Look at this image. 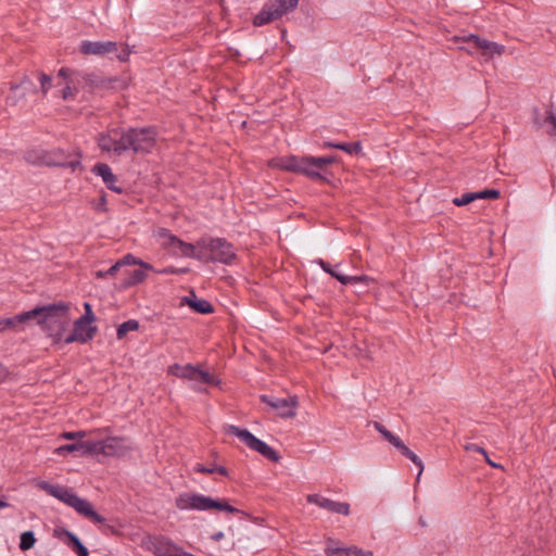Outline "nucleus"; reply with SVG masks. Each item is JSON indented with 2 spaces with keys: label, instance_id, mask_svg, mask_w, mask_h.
Wrapping results in <instances>:
<instances>
[{
  "label": "nucleus",
  "instance_id": "f257e3e1",
  "mask_svg": "<svg viewBox=\"0 0 556 556\" xmlns=\"http://www.w3.org/2000/svg\"><path fill=\"white\" fill-rule=\"evenodd\" d=\"M68 311L70 306L64 302L36 306L30 309V320H35L53 343H59L64 340L63 333L70 323Z\"/></svg>",
  "mask_w": 556,
  "mask_h": 556
},
{
  "label": "nucleus",
  "instance_id": "f03ea898",
  "mask_svg": "<svg viewBox=\"0 0 556 556\" xmlns=\"http://www.w3.org/2000/svg\"><path fill=\"white\" fill-rule=\"evenodd\" d=\"M37 486L49 495L73 507L77 513L89 518L93 522L103 523L105 521L104 517L98 514L87 500L80 498L70 490L53 485L47 481H38Z\"/></svg>",
  "mask_w": 556,
  "mask_h": 556
},
{
  "label": "nucleus",
  "instance_id": "7ed1b4c3",
  "mask_svg": "<svg viewBox=\"0 0 556 556\" xmlns=\"http://www.w3.org/2000/svg\"><path fill=\"white\" fill-rule=\"evenodd\" d=\"M155 136L152 127L129 128L121 132L119 146L115 149V153L118 155L127 151L136 154L149 153L155 146Z\"/></svg>",
  "mask_w": 556,
  "mask_h": 556
},
{
  "label": "nucleus",
  "instance_id": "20e7f679",
  "mask_svg": "<svg viewBox=\"0 0 556 556\" xmlns=\"http://www.w3.org/2000/svg\"><path fill=\"white\" fill-rule=\"evenodd\" d=\"M176 507L180 510H224L230 514H242L244 511L231 506L227 500H214L210 496H205L198 493H181L175 500Z\"/></svg>",
  "mask_w": 556,
  "mask_h": 556
},
{
  "label": "nucleus",
  "instance_id": "39448f33",
  "mask_svg": "<svg viewBox=\"0 0 556 556\" xmlns=\"http://www.w3.org/2000/svg\"><path fill=\"white\" fill-rule=\"evenodd\" d=\"M26 161L31 164L70 167L73 170L80 165V155L77 154L75 159L68 160V155L61 149L54 150H33L27 152Z\"/></svg>",
  "mask_w": 556,
  "mask_h": 556
},
{
  "label": "nucleus",
  "instance_id": "423d86ee",
  "mask_svg": "<svg viewBox=\"0 0 556 556\" xmlns=\"http://www.w3.org/2000/svg\"><path fill=\"white\" fill-rule=\"evenodd\" d=\"M226 432L228 434L236 435L248 447L260 453L263 457L267 458L273 463H279L281 456L277 451L267 445L262 440L257 439L254 434H252L247 429H241L233 425H228L226 428Z\"/></svg>",
  "mask_w": 556,
  "mask_h": 556
},
{
  "label": "nucleus",
  "instance_id": "0eeeda50",
  "mask_svg": "<svg viewBox=\"0 0 556 556\" xmlns=\"http://www.w3.org/2000/svg\"><path fill=\"white\" fill-rule=\"evenodd\" d=\"M198 245L211 253L208 256L210 262L229 265L237 257L232 244L222 238L202 239L198 242Z\"/></svg>",
  "mask_w": 556,
  "mask_h": 556
},
{
  "label": "nucleus",
  "instance_id": "6e6552de",
  "mask_svg": "<svg viewBox=\"0 0 556 556\" xmlns=\"http://www.w3.org/2000/svg\"><path fill=\"white\" fill-rule=\"evenodd\" d=\"M168 374L181 379L200 381L211 386H216L219 383V380L216 379L213 375H211L207 371L201 370L200 368L191 364H174L169 366Z\"/></svg>",
  "mask_w": 556,
  "mask_h": 556
},
{
  "label": "nucleus",
  "instance_id": "1a4fd4ad",
  "mask_svg": "<svg viewBox=\"0 0 556 556\" xmlns=\"http://www.w3.org/2000/svg\"><path fill=\"white\" fill-rule=\"evenodd\" d=\"M275 166L293 173L304 174L313 179H324L318 172H311L309 156H288L275 161Z\"/></svg>",
  "mask_w": 556,
  "mask_h": 556
},
{
  "label": "nucleus",
  "instance_id": "9d476101",
  "mask_svg": "<svg viewBox=\"0 0 556 556\" xmlns=\"http://www.w3.org/2000/svg\"><path fill=\"white\" fill-rule=\"evenodd\" d=\"M260 399L263 403L278 410L279 416L282 418H293L296 415L299 402L295 395L288 399H279L263 394Z\"/></svg>",
  "mask_w": 556,
  "mask_h": 556
},
{
  "label": "nucleus",
  "instance_id": "9b49d317",
  "mask_svg": "<svg viewBox=\"0 0 556 556\" xmlns=\"http://www.w3.org/2000/svg\"><path fill=\"white\" fill-rule=\"evenodd\" d=\"M98 331L96 326L88 324L81 319H76L74 321V327L72 333L64 338V343L70 344L73 342L87 343L93 339Z\"/></svg>",
  "mask_w": 556,
  "mask_h": 556
},
{
  "label": "nucleus",
  "instance_id": "f8f14e48",
  "mask_svg": "<svg viewBox=\"0 0 556 556\" xmlns=\"http://www.w3.org/2000/svg\"><path fill=\"white\" fill-rule=\"evenodd\" d=\"M132 450L130 441L126 437H110L104 440V455L123 457Z\"/></svg>",
  "mask_w": 556,
  "mask_h": 556
},
{
  "label": "nucleus",
  "instance_id": "ddd939ff",
  "mask_svg": "<svg viewBox=\"0 0 556 556\" xmlns=\"http://www.w3.org/2000/svg\"><path fill=\"white\" fill-rule=\"evenodd\" d=\"M307 502L315 504L330 513L348 516L350 514V504L344 502H336L330 498L324 497L319 494H309Z\"/></svg>",
  "mask_w": 556,
  "mask_h": 556
},
{
  "label": "nucleus",
  "instance_id": "4468645a",
  "mask_svg": "<svg viewBox=\"0 0 556 556\" xmlns=\"http://www.w3.org/2000/svg\"><path fill=\"white\" fill-rule=\"evenodd\" d=\"M117 43L114 41H88L85 40L80 45V52L89 55H104L117 51Z\"/></svg>",
  "mask_w": 556,
  "mask_h": 556
},
{
  "label": "nucleus",
  "instance_id": "2eb2a0df",
  "mask_svg": "<svg viewBox=\"0 0 556 556\" xmlns=\"http://www.w3.org/2000/svg\"><path fill=\"white\" fill-rule=\"evenodd\" d=\"M465 40L468 43H472L473 48L476 50H481L483 55H489V56H491L493 54L501 55L504 53V50H505L504 46L498 45L493 41H489L486 39H481L477 35H472V34L469 35L468 37H466Z\"/></svg>",
  "mask_w": 556,
  "mask_h": 556
},
{
  "label": "nucleus",
  "instance_id": "dca6fc26",
  "mask_svg": "<svg viewBox=\"0 0 556 556\" xmlns=\"http://www.w3.org/2000/svg\"><path fill=\"white\" fill-rule=\"evenodd\" d=\"M92 172L102 177L103 182L106 185V187L116 192L122 193L123 189L118 186H116L117 177L113 174L111 167L105 163H98L93 166Z\"/></svg>",
  "mask_w": 556,
  "mask_h": 556
},
{
  "label": "nucleus",
  "instance_id": "f3484780",
  "mask_svg": "<svg viewBox=\"0 0 556 556\" xmlns=\"http://www.w3.org/2000/svg\"><path fill=\"white\" fill-rule=\"evenodd\" d=\"M282 17L276 9V3L267 2L263 9L254 16L253 25L256 27L264 26L273 21Z\"/></svg>",
  "mask_w": 556,
  "mask_h": 556
},
{
  "label": "nucleus",
  "instance_id": "a211bd4d",
  "mask_svg": "<svg viewBox=\"0 0 556 556\" xmlns=\"http://www.w3.org/2000/svg\"><path fill=\"white\" fill-rule=\"evenodd\" d=\"M152 548L156 556H174L181 547L167 538L159 536L152 542Z\"/></svg>",
  "mask_w": 556,
  "mask_h": 556
},
{
  "label": "nucleus",
  "instance_id": "6ab92c4d",
  "mask_svg": "<svg viewBox=\"0 0 556 556\" xmlns=\"http://www.w3.org/2000/svg\"><path fill=\"white\" fill-rule=\"evenodd\" d=\"M88 81V91H93L113 89L119 79L117 77H105L96 73H89Z\"/></svg>",
  "mask_w": 556,
  "mask_h": 556
},
{
  "label": "nucleus",
  "instance_id": "aec40b11",
  "mask_svg": "<svg viewBox=\"0 0 556 556\" xmlns=\"http://www.w3.org/2000/svg\"><path fill=\"white\" fill-rule=\"evenodd\" d=\"M161 235L168 238V245L169 247H177V248H179L180 252H181V254L184 256H187V257L194 256L195 247L193 244L184 242L182 240H180L176 236H174L172 233H168V231L166 229H162Z\"/></svg>",
  "mask_w": 556,
  "mask_h": 556
},
{
  "label": "nucleus",
  "instance_id": "412c9836",
  "mask_svg": "<svg viewBox=\"0 0 556 556\" xmlns=\"http://www.w3.org/2000/svg\"><path fill=\"white\" fill-rule=\"evenodd\" d=\"M119 136L118 130L113 129L108 135H100L98 138V144L102 151H113L115 153V149L119 146Z\"/></svg>",
  "mask_w": 556,
  "mask_h": 556
},
{
  "label": "nucleus",
  "instance_id": "4be33fe9",
  "mask_svg": "<svg viewBox=\"0 0 556 556\" xmlns=\"http://www.w3.org/2000/svg\"><path fill=\"white\" fill-rule=\"evenodd\" d=\"M394 447H396L401 454L405 457H407L408 459H410L415 465H417L419 467V472H418V477L421 475L422 472V469H424V465H422V462L421 459L413 452L410 451L405 444L404 442L397 438V440L392 444Z\"/></svg>",
  "mask_w": 556,
  "mask_h": 556
},
{
  "label": "nucleus",
  "instance_id": "5701e85b",
  "mask_svg": "<svg viewBox=\"0 0 556 556\" xmlns=\"http://www.w3.org/2000/svg\"><path fill=\"white\" fill-rule=\"evenodd\" d=\"M185 301L188 303V305L197 313H200V314H211L214 312V307L213 305L204 300V299H193V300H190L188 298H185Z\"/></svg>",
  "mask_w": 556,
  "mask_h": 556
},
{
  "label": "nucleus",
  "instance_id": "b1692460",
  "mask_svg": "<svg viewBox=\"0 0 556 556\" xmlns=\"http://www.w3.org/2000/svg\"><path fill=\"white\" fill-rule=\"evenodd\" d=\"M336 161L337 157L333 155L320 157L309 156L311 172H318L320 174V172L324 170L327 165L332 164Z\"/></svg>",
  "mask_w": 556,
  "mask_h": 556
},
{
  "label": "nucleus",
  "instance_id": "393cba45",
  "mask_svg": "<svg viewBox=\"0 0 556 556\" xmlns=\"http://www.w3.org/2000/svg\"><path fill=\"white\" fill-rule=\"evenodd\" d=\"M103 454L104 440L102 441H81V455Z\"/></svg>",
  "mask_w": 556,
  "mask_h": 556
},
{
  "label": "nucleus",
  "instance_id": "a878e982",
  "mask_svg": "<svg viewBox=\"0 0 556 556\" xmlns=\"http://www.w3.org/2000/svg\"><path fill=\"white\" fill-rule=\"evenodd\" d=\"M144 270L140 267V269L128 271V277L123 281V287L129 288L143 282L147 278Z\"/></svg>",
  "mask_w": 556,
  "mask_h": 556
},
{
  "label": "nucleus",
  "instance_id": "bb28decb",
  "mask_svg": "<svg viewBox=\"0 0 556 556\" xmlns=\"http://www.w3.org/2000/svg\"><path fill=\"white\" fill-rule=\"evenodd\" d=\"M331 555L334 556H374L369 551H363L356 546L349 548H334L330 551Z\"/></svg>",
  "mask_w": 556,
  "mask_h": 556
},
{
  "label": "nucleus",
  "instance_id": "cd10ccee",
  "mask_svg": "<svg viewBox=\"0 0 556 556\" xmlns=\"http://www.w3.org/2000/svg\"><path fill=\"white\" fill-rule=\"evenodd\" d=\"M119 263L122 266L139 265L142 269L154 270V267L151 264L134 256L132 254H126L119 260Z\"/></svg>",
  "mask_w": 556,
  "mask_h": 556
},
{
  "label": "nucleus",
  "instance_id": "c85d7f7f",
  "mask_svg": "<svg viewBox=\"0 0 556 556\" xmlns=\"http://www.w3.org/2000/svg\"><path fill=\"white\" fill-rule=\"evenodd\" d=\"M88 77L89 73L76 70V73L73 75L72 78V85L75 91H78L79 89L88 90Z\"/></svg>",
  "mask_w": 556,
  "mask_h": 556
},
{
  "label": "nucleus",
  "instance_id": "c756f323",
  "mask_svg": "<svg viewBox=\"0 0 556 556\" xmlns=\"http://www.w3.org/2000/svg\"><path fill=\"white\" fill-rule=\"evenodd\" d=\"M300 0H274L271 3H276V9L280 12V15L292 12L298 7Z\"/></svg>",
  "mask_w": 556,
  "mask_h": 556
},
{
  "label": "nucleus",
  "instance_id": "7c9ffc66",
  "mask_svg": "<svg viewBox=\"0 0 556 556\" xmlns=\"http://www.w3.org/2000/svg\"><path fill=\"white\" fill-rule=\"evenodd\" d=\"M30 320V311L21 313L14 317L4 318V327L7 329L15 328L18 324H23Z\"/></svg>",
  "mask_w": 556,
  "mask_h": 556
},
{
  "label": "nucleus",
  "instance_id": "2f4dec72",
  "mask_svg": "<svg viewBox=\"0 0 556 556\" xmlns=\"http://www.w3.org/2000/svg\"><path fill=\"white\" fill-rule=\"evenodd\" d=\"M138 329H139V323L135 319H129L118 326L117 338L123 339L127 334V332L136 331Z\"/></svg>",
  "mask_w": 556,
  "mask_h": 556
},
{
  "label": "nucleus",
  "instance_id": "473e14b6",
  "mask_svg": "<svg viewBox=\"0 0 556 556\" xmlns=\"http://www.w3.org/2000/svg\"><path fill=\"white\" fill-rule=\"evenodd\" d=\"M36 543V538L33 531H25L21 534L20 548L22 551L30 549Z\"/></svg>",
  "mask_w": 556,
  "mask_h": 556
},
{
  "label": "nucleus",
  "instance_id": "72a5a7b5",
  "mask_svg": "<svg viewBox=\"0 0 556 556\" xmlns=\"http://www.w3.org/2000/svg\"><path fill=\"white\" fill-rule=\"evenodd\" d=\"M336 149L342 150L349 154H359L362 152V144L359 141L351 143H338Z\"/></svg>",
  "mask_w": 556,
  "mask_h": 556
},
{
  "label": "nucleus",
  "instance_id": "f704fd0d",
  "mask_svg": "<svg viewBox=\"0 0 556 556\" xmlns=\"http://www.w3.org/2000/svg\"><path fill=\"white\" fill-rule=\"evenodd\" d=\"M375 429L381 433V435L391 444H393L399 437L394 435L390 430H388L382 424L375 421Z\"/></svg>",
  "mask_w": 556,
  "mask_h": 556
},
{
  "label": "nucleus",
  "instance_id": "c9c22d12",
  "mask_svg": "<svg viewBox=\"0 0 556 556\" xmlns=\"http://www.w3.org/2000/svg\"><path fill=\"white\" fill-rule=\"evenodd\" d=\"M71 452H79L81 454V441L72 444H65L55 450V453L60 455H65L66 453Z\"/></svg>",
  "mask_w": 556,
  "mask_h": 556
},
{
  "label": "nucleus",
  "instance_id": "e433bc0d",
  "mask_svg": "<svg viewBox=\"0 0 556 556\" xmlns=\"http://www.w3.org/2000/svg\"><path fill=\"white\" fill-rule=\"evenodd\" d=\"M61 532L66 535L68 543L71 544L73 549L77 548L80 544H83L81 541L71 531L65 530V529H62V530L55 529L54 530L55 535L60 534Z\"/></svg>",
  "mask_w": 556,
  "mask_h": 556
},
{
  "label": "nucleus",
  "instance_id": "4c0bfd02",
  "mask_svg": "<svg viewBox=\"0 0 556 556\" xmlns=\"http://www.w3.org/2000/svg\"><path fill=\"white\" fill-rule=\"evenodd\" d=\"M90 204L92 208L97 212L105 213L109 211L105 193H102L98 201H91Z\"/></svg>",
  "mask_w": 556,
  "mask_h": 556
},
{
  "label": "nucleus",
  "instance_id": "58836bf2",
  "mask_svg": "<svg viewBox=\"0 0 556 556\" xmlns=\"http://www.w3.org/2000/svg\"><path fill=\"white\" fill-rule=\"evenodd\" d=\"M39 81H40L41 92H42L43 96H46L48 93V91L52 87V78H51V76H49V75H47L45 73H40L39 74Z\"/></svg>",
  "mask_w": 556,
  "mask_h": 556
},
{
  "label": "nucleus",
  "instance_id": "ea45409f",
  "mask_svg": "<svg viewBox=\"0 0 556 556\" xmlns=\"http://www.w3.org/2000/svg\"><path fill=\"white\" fill-rule=\"evenodd\" d=\"M501 195L496 189H485L482 191L475 192L476 200L478 199H498Z\"/></svg>",
  "mask_w": 556,
  "mask_h": 556
},
{
  "label": "nucleus",
  "instance_id": "a19ab883",
  "mask_svg": "<svg viewBox=\"0 0 556 556\" xmlns=\"http://www.w3.org/2000/svg\"><path fill=\"white\" fill-rule=\"evenodd\" d=\"M476 200L475 192L464 193L459 198L453 199V204L456 206H464Z\"/></svg>",
  "mask_w": 556,
  "mask_h": 556
},
{
  "label": "nucleus",
  "instance_id": "79ce46f5",
  "mask_svg": "<svg viewBox=\"0 0 556 556\" xmlns=\"http://www.w3.org/2000/svg\"><path fill=\"white\" fill-rule=\"evenodd\" d=\"M84 308H85V314L81 317H79V319H81L88 324H92L96 320V316L92 312L91 305L88 302H86V303H84Z\"/></svg>",
  "mask_w": 556,
  "mask_h": 556
},
{
  "label": "nucleus",
  "instance_id": "37998d69",
  "mask_svg": "<svg viewBox=\"0 0 556 556\" xmlns=\"http://www.w3.org/2000/svg\"><path fill=\"white\" fill-rule=\"evenodd\" d=\"M75 73H76V70H72L68 67H62V68H60L58 76L63 78L66 81V84L67 83L72 84V78Z\"/></svg>",
  "mask_w": 556,
  "mask_h": 556
},
{
  "label": "nucleus",
  "instance_id": "c03bdc74",
  "mask_svg": "<svg viewBox=\"0 0 556 556\" xmlns=\"http://www.w3.org/2000/svg\"><path fill=\"white\" fill-rule=\"evenodd\" d=\"M465 450L468 452H477L483 455V457H488V452L482 447L475 443H468L465 445Z\"/></svg>",
  "mask_w": 556,
  "mask_h": 556
},
{
  "label": "nucleus",
  "instance_id": "a18cd8bd",
  "mask_svg": "<svg viewBox=\"0 0 556 556\" xmlns=\"http://www.w3.org/2000/svg\"><path fill=\"white\" fill-rule=\"evenodd\" d=\"M77 91H75L72 84L67 83L64 89L62 90V98L64 100H67L70 98H73Z\"/></svg>",
  "mask_w": 556,
  "mask_h": 556
},
{
  "label": "nucleus",
  "instance_id": "49530a36",
  "mask_svg": "<svg viewBox=\"0 0 556 556\" xmlns=\"http://www.w3.org/2000/svg\"><path fill=\"white\" fill-rule=\"evenodd\" d=\"M21 87H33V83L28 76H24L20 84H11L12 91H16Z\"/></svg>",
  "mask_w": 556,
  "mask_h": 556
},
{
  "label": "nucleus",
  "instance_id": "de8ad7c7",
  "mask_svg": "<svg viewBox=\"0 0 556 556\" xmlns=\"http://www.w3.org/2000/svg\"><path fill=\"white\" fill-rule=\"evenodd\" d=\"M330 275L334 277L338 281H340L342 285H349L352 279L350 278V276L340 274L337 269H333V271Z\"/></svg>",
  "mask_w": 556,
  "mask_h": 556
},
{
  "label": "nucleus",
  "instance_id": "09e8293b",
  "mask_svg": "<svg viewBox=\"0 0 556 556\" xmlns=\"http://www.w3.org/2000/svg\"><path fill=\"white\" fill-rule=\"evenodd\" d=\"M130 53H131V50L129 49V47L127 45H124L122 47L121 52L117 54V59L121 62H127L128 59H129Z\"/></svg>",
  "mask_w": 556,
  "mask_h": 556
},
{
  "label": "nucleus",
  "instance_id": "8fccbe9b",
  "mask_svg": "<svg viewBox=\"0 0 556 556\" xmlns=\"http://www.w3.org/2000/svg\"><path fill=\"white\" fill-rule=\"evenodd\" d=\"M194 471L195 472H200V473H214L215 469H214V466L213 467H205L202 464H197L194 466Z\"/></svg>",
  "mask_w": 556,
  "mask_h": 556
},
{
  "label": "nucleus",
  "instance_id": "3c124183",
  "mask_svg": "<svg viewBox=\"0 0 556 556\" xmlns=\"http://www.w3.org/2000/svg\"><path fill=\"white\" fill-rule=\"evenodd\" d=\"M84 437H85V432L84 431L65 432V433H63V438H65L67 440H73V439L84 438Z\"/></svg>",
  "mask_w": 556,
  "mask_h": 556
},
{
  "label": "nucleus",
  "instance_id": "603ef678",
  "mask_svg": "<svg viewBox=\"0 0 556 556\" xmlns=\"http://www.w3.org/2000/svg\"><path fill=\"white\" fill-rule=\"evenodd\" d=\"M351 279V282L350 283H356V282H364V283H368L370 278L366 275H362V276H350Z\"/></svg>",
  "mask_w": 556,
  "mask_h": 556
},
{
  "label": "nucleus",
  "instance_id": "864d4df0",
  "mask_svg": "<svg viewBox=\"0 0 556 556\" xmlns=\"http://www.w3.org/2000/svg\"><path fill=\"white\" fill-rule=\"evenodd\" d=\"M122 267V264L119 263V261H117L113 266H111L106 271H105V275L108 276H114L118 269Z\"/></svg>",
  "mask_w": 556,
  "mask_h": 556
},
{
  "label": "nucleus",
  "instance_id": "5fc2aeb1",
  "mask_svg": "<svg viewBox=\"0 0 556 556\" xmlns=\"http://www.w3.org/2000/svg\"><path fill=\"white\" fill-rule=\"evenodd\" d=\"M78 556H89V552L84 544H80L77 548L74 549Z\"/></svg>",
  "mask_w": 556,
  "mask_h": 556
},
{
  "label": "nucleus",
  "instance_id": "6e6d98bb",
  "mask_svg": "<svg viewBox=\"0 0 556 556\" xmlns=\"http://www.w3.org/2000/svg\"><path fill=\"white\" fill-rule=\"evenodd\" d=\"M153 271L159 273V274H164V275H169V274L175 275V274H176V268H175V267H172V266H170V267L163 268V269H160V270H156V269L154 268V270H153Z\"/></svg>",
  "mask_w": 556,
  "mask_h": 556
},
{
  "label": "nucleus",
  "instance_id": "4d7b16f0",
  "mask_svg": "<svg viewBox=\"0 0 556 556\" xmlns=\"http://www.w3.org/2000/svg\"><path fill=\"white\" fill-rule=\"evenodd\" d=\"M319 264H320V266L323 267V269H324L326 273H328V274H331V273L333 271V269H334V268H332V267L330 266V264H329V263H327V262H325V261H319Z\"/></svg>",
  "mask_w": 556,
  "mask_h": 556
},
{
  "label": "nucleus",
  "instance_id": "13d9d810",
  "mask_svg": "<svg viewBox=\"0 0 556 556\" xmlns=\"http://www.w3.org/2000/svg\"><path fill=\"white\" fill-rule=\"evenodd\" d=\"M24 96H25L24 93H23V94H21L20 97H16V96H9V97L7 98V102H8L9 104H11V105H15V104L17 103L18 99H20V98H23Z\"/></svg>",
  "mask_w": 556,
  "mask_h": 556
},
{
  "label": "nucleus",
  "instance_id": "bf43d9fd",
  "mask_svg": "<svg viewBox=\"0 0 556 556\" xmlns=\"http://www.w3.org/2000/svg\"><path fill=\"white\" fill-rule=\"evenodd\" d=\"M215 472H218L222 476H228V470L224 466H214Z\"/></svg>",
  "mask_w": 556,
  "mask_h": 556
},
{
  "label": "nucleus",
  "instance_id": "052dcab7",
  "mask_svg": "<svg viewBox=\"0 0 556 556\" xmlns=\"http://www.w3.org/2000/svg\"><path fill=\"white\" fill-rule=\"evenodd\" d=\"M546 122L553 125L554 129L556 130V115L553 113H549L546 117Z\"/></svg>",
  "mask_w": 556,
  "mask_h": 556
},
{
  "label": "nucleus",
  "instance_id": "680f3d73",
  "mask_svg": "<svg viewBox=\"0 0 556 556\" xmlns=\"http://www.w3.org/2000/svg\"><path fill=\"white\" fill-rule=\"evenodd\" d=\"M103 532H104L105 534H108V533H113V534L118 533V531H117V530H115V528H114L113 526H110V525L104 526V528H103Z\"/></svg>",
  "mask_w": 556,
  "mask_h": 556
},
{
  "label": "nucleus",
  "instance_id": "e2e57ef3",
  "mask_svg": "<svg viewBox=\"0 0 556 556\" xmlns=\"http://www.w3.org/2000/svg\"><path fill=\"white\" fill-rule=\"evenodd\" d=\"M484 459H485V462H486V463H488L492 468H501V469H503V466H502V465H500V464H497V463H495V462L491 460L489 456H488V457H484Z\"/></svg>",
  "mask_w": 556,
  "mask_h": 556
},
{
  "label": "nucleus",
  "instance_id": "0e129e2a",
  "mask_svg": "<svg viewBox=\"0 0 556 556\" xmlns=\"http://www.w3.org/2000/svg\"><path fill=\"white\" fill-rule=\"evenodd\" d=\"M223 538H224V532H222V531H218V532L212 534V536H211V539L216 542L220 541Z\"/></svg>",
  "mask_w": 556,
  "mask_h": 556
},
{
  "label": "nucleus",
  "instance_id": "69168bd1",
  "mask_svg": "<svg viewBox=\"0 0 556 556\" xmlns=\"http://www.w3.org/2000/svg\"><path fill=\"white\" fill-rule=\"evenodd\" d=\"M193 257H194V258H198V260H200V261H205V262H208V261H210V260H208V257H206V256L203 254V252H199V253H195V252H194V256H193Z\"/></svg>",
  "mask_w": 556,
  "mask_h": 556
},
{
  "label": "nucleus",
  "instance_id": "338daca9",
  "mask_svg": "<svg viewBox=\"0 0 556 556\" xmlns=\"http://www.w3.org/2000/svg\"><path fill=\"white\" fill-rule=\"evenodd\" d=\"M8 375V370L0 364V380H3Z\"/></svg>",
  "mask_w": 556,
  "mask_h": 556
},
{
  "label": "nucleus",
  "instance_id": "774afa93",
  "mask_svg": "<svg viewBox=\"0 0 556 556\" xmlns=\"http://www.w3.org/2000/svg\"><path fill=\"white\" fill-rule=\"evenodd\" d=\"M336 146H338V143L330 142V141H325L324 142V147L325 148H333V149H336Z\"/></svg>",
  "mask_w": 556,
  "mask_h": 556
}]
</instances>
